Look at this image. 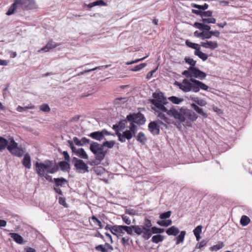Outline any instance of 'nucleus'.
Returning <instances> with one entry per match:
<instances>
[{
  "instance_id": "obj_1",
  "label": "nucleus",
  "mask_w": 252,
  "mask_h": 252,
  "mask_svg": "<svg viewBox=\"0 0 252 252\" xmlns=\"http://www.w3.org/2000/svg\"><path fill=\"white\" fill-rule=\"evenodd\" d=\"M167 104H162L160 103L155 106L160 111L166 112L170 117H173L177 121V123H172L173 125L176 126L179 129L181 127V124L186 123V126H190V123L195 121L198 118L196 114L190 109L185 107H180L177 106L178 109L175 107H172L169 110H168L164 106Z\"/></svg>"
},
{
  "instance_id": "obj_2",
  "label": "nucleus",
  "mask_w": 252,
  "mask_h": 252,
  "mask_svg": "<svg viewBox=\"0 0 252 252\" xmlns=\"http://www.w3.org/2000/svg\"><path fill=\"white\" fill-rule=\"evenodd\" d=\"M116 144L115 141H105L102 144L94 141H91L90 145V150L97 159H104L107 154L108 150H104V147L112 149Z\"/></svg>"
},
{
  "instance_id": "obj_3",
  "label": "nucleus",
  "mask_w": 252,
  "mask_h": 252,
  "mask_svg": "<svg viewBox=\"0 0 252 252\" xmlns=\"http://www.w3.org/2000/svg\"><path fill=\"white\" fill-rule=\"evenodd\" d=\"M7 148L8 151L13 156L22 157L23 150L22 148L18 147V144L13 138L10 139V143L4 137L0 136V152Z\"/></svg>"
},
{
  "instance_id": "obj_4",
  "label": "nucleus",
  "mask_w": 252,
  "mask_h": 252,
  "mask_svg": "<svg viewBox=\"0 0 252 252\" xmlns=\"http://www.w3.org/2000/svg\"><path fill=\"white\" fill-rule=\"evenodd\" d=\"M55 162L53 160L49 159L45 160L44 162H36L34 163L35 167V172L40 177H44L47 181L49 182H55V178H52L51 176L45 174V171H46L47 173H50L48 172L52 168Z\"/></svg>"
},
{
  "instance_id": "obj_5",
  "label": "nucleus",
  "mask_w": 252,
  "mask_h": 252,
  "mask_svg": "<svg viewBox=\"0 0 252 252\" xmlns=\"http://www.w3.org/2000/svg\"><path fill=\"white\" fill-rule=\"evenodd\" d=\"M146 122V119L142 113L139 114L137 119L134 121V122L131 123L128 129L124 131V143L126 142V140H130L132 137H136V134L138 130V126L144 125Z\"/></svg>"
},
{
  "instance_id": "obj_6",
  "label": "nucleus",
  "mask_w": 252,
  "mask_h": 252,
  "mask_svg": "<svg viewBox=\"0 0 252 252\" xmlns=\"http://www.w3.org/2000/svg\"><path fill=\"white\" fill-rule=\"evenodd\" d=\"M18 8L23 10H32L37 8V5L34 0H14L6 14L8 16L13 14Z\"/></svg>"
},
{
  "instance_id": "obj_7",
  "label": "nucleus",
  "mask_w": 252,
  "mask_h": 252,
  "mask_svg": "<svg viewBox=\"0 0 252 252\" xmlns=\"http://www.w3.org/2000/svg\"><path fill=\"white\" fill-rule=\"evenodd\" d=\"M153 227H141L138 225H132L128 226L127 234L133 235L134 233L139 236L142 235V237L145 240H148L154 234Z\"/></svg>"
},
{
  "instance_id": "obj_8",
  "label": "nucleus",
  "mask_w": 252,
  "mask_h": 252,
  "mask_svg": "<svg viewBox=\"0 0 252 252\" xmlns=\"http://www.w3.org/2000/svg\"><path fill=\"white\" fill-rule=\"evenodd\" d=\"M152 96L153 98H150L149 102L154 106L162 103V104H167L166 97L164 96V94L160 91L156 90L153 93Z\"/></svg>"
},
{
  "instance_id": "obj_9",
  "label": "nucleus",
  "mask_w": 252,
  "mask_h": 252,
  "mask_svg": "<svg viewBox=\"0 0 252 252\" xmlns=\"http://www.w3.org/2000/svg\"><path fill=\"white\" fill-rule=\"evenodd\" d=\"M68 183V181L63 177L55 178V182L53 185V190L59 195L63 196L60 188H63L64 185Z\"/></svg>"
},
{
  "instance_id": "obj_10",
  "label": "nucleus",
  "mask_w": 252,
  "mask_h": 252,
  "mask_svg": "<svg viewBox=\"0 0 252 252\" xmlns=\"http://www.w3.org/2000/svg\"><path fill=\"white\" fill-rule=\"evenodd\" d=\"M104 229L105 230H109L113 235L116 236L117 237L119 238V235L117 233L114 232L113 231H115V232L122 234H125V232H124V231H125L127 234L128 226L124 225H114L111 226L107 224L105 226Z\"/></svg>"
},
{
  "instance_id": "obj_11",
  "label": "nucleus",
  "mask_w": 252,
  "mask_h": 252,
  "mask_svg": "<svg viewBox=\"0 0 252 252\" xmlns=\"http://www.w3.org/2000/svg\"><path fill=\"white\" fill-rule=\"evenodd\" d=\"M72 162L77 170H82L84 172H89V167L87 166V164L85 163L82 159L73 157L72 158Z\"/></svg>"
},
{
  "instance_id": "obj_12",
  "label": "nucleus",
  "mask_w": 252,
  "mask_h": 252,
  "mask_svg": "<svg viewBox=\"0 0 252 252\" xmlns=\"http://www.w3.org/2000/svg\"><path fill=\"white\" fill-rule=\"evenodd\" d=\"M109 135L113 134L111 132L107 131L106 129H103L101 131H96L91 132L88 134V136L93 139L100 141L104 138V135Z\"/></svg>"
},
{
  "instance_id": "obj_13",
  "label": "nucleus",
  "mask_w": 252,
  "mask_h": 252,
  "mask_svg": "<svg viewBox=\"0 0 252 252\" xmlns=\"http://www.w3.org/2000/svg\"><path fill=\"white\" fill-rule=\"evenodd\" d=\"M53 161L55 162V163L53 164L52 168L50 169L49 171H48V172H50V174H54L56 173L59 170V168L63 172H65L66 161H61L58 163H56L55 160Z\"/></svg>"
},
{
  "instance_id": "obj_14",
  "label": "nucleus",
  "mask_w": 252,
  "mask_h": 252,
  "mask_svg": "<svg viewBox=\"0 0 252 252\" xmlns=\"http://www.w3.org/2000/svg\"><path fill=\"white\" fill-rule=\"evenodd\" d=\"M148 129L153 135H158L160 134V126L157 122L151 121L148 124Z\"/></svg>"
},
{
  "instance_id": "obj_15",
  "label": "nucleus",
  "mask_w": 252,
  "mask_h": 252,
  "mask_svg": "<svg viewBox=\"0 0 252 252\" xmlns=\"http://www.w3.org/2000/svg\"><path fill=\"white\" fill-rule=\"evenodd\" d=\"M182 83L183 84L182 88V91L183 92H189L190 91H192L194 93H196V86L192 84L188 80L184 79L182 81Z\"/></svg>"
},
{
  "instance_id": "obj_16",
  "label": "nucleus",
  "mask_w": 252,
  "mask_h": 252,
  "mask_svg": "<svg viewBox=\"0 0 252 252\" xmlns=\"http://www.w3.org/2000/svg\"><path fill=\"white\" fill-rule=\"evenodd\" d=\"M192 74V77L195 78H199L201 80L205 78L207 75L206 73L200 70L198 67H195L190 71Z\"/></svg>"
},
{
  "instance_id": "obj_17",
  "label": "nucleus",
  "mask_w": 252,
  "mask_h": 252,
  "mask_svg": "<svg viewBox=\"0 0 252 252\" xmlns=\"http://www.w3.org/2000/svg\"><path fill=\"white\" fill-rule=\"evenodd\" d=\"M59 44L54 41L52 39L50 40L47 44L43 46L41 49L38 50L39 52H46L49 51L51 49L55 48L58 46Z\"/></svg>"
},
{
  "instance_id": "obj_18",
  "label": "nucleus",
  "mask_w": 252,
  "mask_h": 252,
  "mask_svg": "<svg viewBox=\"0 0 252 252\" xmlns=\"http://www.w3.org/2000/svg\"><path fill=\"white\" fill-rule=\"evenodd\" d=\"M141 113L140 112L137 113H130L126 116V119H121L120 121L124 124L127 122H129L130 124L131 123L134 122V121L136 120V119H137L139 114Z\"/></svg>"
},
{
  "instance_id": "obj_19",
  "label": "nucleus",
  "mask_w": 252,
  "mask_h": 252,
  "mask_svg": "<svg viewBox=\"0 0 252 252\" xmlns=\"http://www.w3.org/2000/svg\"><path fill=\"white\" fill-rule=\"evenodd\" d=\"M192 26L195 27V28H197L202 31L204 32H211V26L204 24L202 23L201 22H195L193 25Z\"/></svg>"
},
{
  "instance_id": "obj_20",
  "label": "nucleus",
  "mask_w": 252,
  "mask_h": 252,
  "mask_svg": "<svg viewBox=\"0 0 252 252\" xmlns=\"http://www.w3.org/2000/svg\"><path fill=\"white\" fill-rule=\"evenodd\" d=\"M112 128L113 130L115 131V133H112L113 135H112V136H117L118 138V140L124 143V131H123V133H121L120 131H121L119 127L118 124H115L113 125Z\"/></svg>"
},
{
  "instance_id": "obj_21",
  "label": "nucleus",
  "mask_w": 252,
  "mask_h": 252,
  "mask_svg": "<svg viewBox=\"0 0 252 252\" xmlns=\"http://www.w3.org/2000/svg\"><path fill=\"white\" fill-rule=\"evenodd\" d=\"M191 107L195 110L198 114L201 115L203 118H206L208 115L206 113L204 112L203 109L194 103L190 104Z\"/></svg>"
},
{
  "instance_id": "obj_22",
  "label": "nucleus",
  "mask_w": 252,
  "mask_h": 252,
  "mask_svg": "<svg viewBox=\"0 0 252 252\" xmlns=\"http://www.w3.org/2000/svg\"><path fill=\"white\" fill-rule=\"evenodd\" d=\"M9 235L13 240L19 244H24L26 242L23 238L18 233H10Z\"/></svg>"
},
{
  "instance_id": "obj_23",
  "label": "nucleus",
  "mask_w": 252,
  "mask_h": 252,
  "mask_svg": "<svg viewBox=\"0 0 252 252\" xmlns=\"http://www.w3.org/2000/svg\"><path fill=\"white\" fill-rule=\"evenodd\" d=\"M107 5V3L105 2L103 0H96L94 2H91L89 4L84 3V6L87 7L89 8H91L95 6H106Z\"/></svg>"
},
{
  "instance_id": "obj_24",
  "label": "nucleus",
  "mask_w": 252,
  "mask_h": 252,
  "mask_svg": "<svg viewBox=\"0 0 252 252\" xmlns=\"http://www.w3.org/2000/svg\"><path fill=\"white\" fill-rule=\"evenodd\" d=\"M22 164L28 169L31 168V158L29 154L25 155L22 160Z\"/></svg>"
},
{
  "instance_id": "obj_25",
  "label": "nucleus",
  "mask_w": 252,
  "mask_h": 252,
  "mask_svg": "<svg viewBox=\"0 0 252 252\" xmlns=\"http://www.w3.org/2000/svg\"><path fill=\"white\" fill-rule=\"evenodd\" d=\"M77 156L81 158L88 159L89 156L83 148H79L74 153Z\"/></svg>"
},
{
  "instance_id": "obj_26",
  "label": "nucleus",
  "mask_w": 252,
  "mask_h": 252,
  "mask_svg": "<svg viewBox=\"0 0 252 252\" xmlns=\"http://www.w3.org/2000/svg\"><path fill=\"white\" fill-rule=\"evenodd\" d=\"M190 99L194 102L198 106H204L207 104V102L202 99H199L197 97L190 96Z\"/></svg>"
},
{
  "instance_id": "obj_27",
  "label": "nucleus",
  "mask_w": 252,
  "mask_h": 252,
  "mask_svg": "<svg viewBox=\"0 0 252 252\" xmlns=\"http://www.w3.org/2000/svg\"><path fill=\"white\" fill-rule=\"evenodd\" d=\"M135 137L137 141L142 145L145 144L147 140V138L145 134L142 131L139 132Z\"/></svg>"
},
{
  "instance_id": "obj_28",
  "label": "nucleus",
  "mask_w": 252,
  "mask_h": 252,
  "mask_svg": "<svg viewBox=\"0 0 252 252\" xmlns=\"http://www.w3.org/2000/svg\"><path fill=\"white\" fill-rule=\"evenodd\" d=\"M179 232V229L175 226H172L166 230V233L168 235L176 236Z\"/></svg>"
},
{
  "instance_id": "obj_29",
  "label": "nucleus",
  "mask_w": 252,
  "mask_h": 252,
  "mask_svg": "<svg viewBox=\"0 0 252 252\" xmlns=\"http://www.w3.org/2000/svg\"><path fill=\"white\" fill-rule=\"evenodd\" d=\"M110 246V245L106 242L104 245H98L95 247V249L97 251L101 252H110L108 251V248Z\"/></svg>"
},
{
  "instance_id": "obj_30",
  "label": "nucleus",
  "mask_w": 252,
  "mask_h": 252,
  "mask_svg": "<svg viewBox=\"0 0 252 252\" xmlns=\"http://www.w3.org/2000/svg\"><path fill=\"white\" fill-rule=\"evenodd\" d=\"M194 54L195 55L198 56L203 61H205L208 58V55L204 53H203L200 49H198L197 51H194Z\"/></svg>"
},
{
  "instance_id": "obj_31",
  "label": "nucleus",
  "mask_w": 252,
  "mask_h": 252,
  "mask_svg": "<svg viewBox=\"0 0 252 252\" xmlns=\"http://www.w3.org/2000/svg\"><path fill=\"white\" fill-rule=\"evenodd\" d=\"M128 101L127 97H117L114 100V104L115 105L119 106L124 104Z\"/></svg>"
},
{
  "instance_id": "obj_32",
  "label": "nucleus",
  "mask_w": 252,
  "mask_h": 252,
  "mask_svg": "<svg viewBox=\"0 0 252 252\" xmlns=\"http://www.w3.org/2000/svg\"><path fill=\"white\" fill-rule=\"evenodd\" d=\"M185 43L187 47L193 49H195V51H197L198 49H200V46L198 44L193 43L190 41L189 40H186Z\"/></svg>"
},
{
  "instance_id": "obj_33",
  "label": "nucleus",
  "mask_w": 252,
  "mask_h": 252,
  "mask_svg": "<svg viewBox=\"0 0 252 252\" xmlns=\"http://www.w3.org/2000/svg\"><path fill=\"white\" fill-rule=\"evenodd\" d=\"M164 239V236L163 235H162L161 234H157L155 235H154L151 241L153 243L158 244L159 242H161L163 241Z\"/></svg>"
},
{
  "instance_id": "obj_34",
  "label": "nucleus",
  "mask_w": 252,
  "mask_h": 252,
  "mask_svg": "<svg viewBox=\"0 0 252 252\" xmlns=\"http://www.w3.org/2000/svg\"><path fill=\"white\" fill-rule=\"evenodd\" d=\"M196 87V93L198 92L200 89H202L205 91H208V90L210 89V88L207 85L200 81H199ZM211 89L212 88H210V89Z\"/></svg>"
},
{
  "instance_id": "obj_35",
  "label": "nucleus",
  "mask_w": 252,
  "mask_h": 252,
  "mask_svg": "<svg viewBox=\"0 0 252 252\" xmlns=\"http://www.w3.org/2000/svg\"><path fill=\"white\" fill-rule=\"evenodd\" d=\"M186 234V232L185 231H181L180 234L175 238L176 239V245H178L184 242Z\"/></svg>"
},
{
  "instance_id": "obj_36",
  "label": "nucleus",
  "mask_w": 252,
  "mask_h": 252,
  "mask_svg": "<svg viewBox=\"0 0 252 252\" xmlns=\"http://www.w3.org/2000/svg\"><path fill=\"white\" fill-rule=\"evenodd\" d=\"M185 60L186 63L190 65V66L189 67V71H191L194 67H195V66L196 62L195 61H194L193 59L189 57H186Z\"/></svg>"
},
{
  "instance_id": "obj_37",
  "label": "nucleus",
  "mask_w": 252,
  "mask_h": 252,
  "mask_svg": "<svg viewBox=\"0 0 252 252\" xmlns=\"http://www.w3.org/2000/svg\"><path fill=\"white\" fill-rule=\"evenodd\" d=\"M191 6L192 7L197 8L200 11H204L206 9H208L209 5L207 3H204L203 5H199L196 3H192L191 4Z\"/></svg>"
},
{
  "instance_id": "obj_38",
  "label": "nucleus",
  "mask_w": 252,
  "mask_h": 252,
  "mask_svg": "<svg viewBox=\"0 0 252 252\" xmlns=\"http://www.w3.org/2000/svg\"><path fill=\"white\" fill-rule=\"evenodd\" d=\"M202 23L204 24H215L216 22V19L213 17H202L200 20Z\"/></svg>"
},
{
  "instance_id": "obj_39",
  "label": "nucleus",
  "mask_w": 252,
  "mask_h": 252,
  "mask_svg": "<svg viewBox=\"0 0 252 252\" xmlns=\"http://www.w3.org/2000/svg\"><path fill=\"white\" fill-rule=\"evenodd\" d=\"M157 223L162 227H168L171 225L172 223L171 220H158Z\"/></svg>"
},
{
  "instance_id": "obj_40",
  "label": "nucleus",
  "mask_w": 252,
  "mask_h": 252,
  "mask_svg": "<svg viewBox=\"0 0 252 252\" xmlns=\"http://www.w3.org/2000/svg\"><path fill=\"white\" fill-rule=\"evenodd\" d=\"M250 219L245 215L242 216L240 219V224L243 226L248 225L250 223Z\"/></svg>"
},
{
  "instance_id": "obj_41",
  "label": "nucleus",
  "mask_w": 252,
  "mask_h": 252,
  "mask_svg": "<svg viewBox=\"0 0 252 252\" xmlns=\"http://www.w3.org/2000/svg\"><path fill=\"white\" fill-rule=\"evenodd\" d=\"M103 67H104L105 68H106L107 67H108V65H106V66H98V67H94V68L86 69V70H84L83 71L79 72L77 74H76V75L74 76V77L76 76H80V75H83V74H84L85 73H86L87 72H91V71H94V70H96L97 69H101Z\"/></svg>"
},
{
  "instance_id": "obj_42",
  "label": "nucleus",
  "mask_w": 252,
  "mask_h": 252,
  "mask_svg": "<svg viewBox=\"0 0 252 252\" xmlns=\"http://www.w3.org/2000/svg\"><path fill=\"white\" fill-rule=\"evenodd\" d=\"M224 246V245L222 242L219 241L218 243L215 245L210 248L211 251H217L220 249L222 248Z\"/></svg>"
},
{
  "instance_id": "obj_43",
  "label": "nucleus",
  "mask_w": 252,
  "mask_h": 252,
  "mask_svg": "<svg viewBox=\"0 0 252 252\" xmlns=\"http://www.w3.org/2000/svg\"><path fill=\"white\" fill-rule=\"evenodd\" d=\"M168 99L173 103L175 104H179L183 101V98H181L175 96H170L168 98Z\"/></svg>"
},
{
  "instance_id": "obj_44",
  "label": "nucleus",
  "mask_w": 252,
  "mask_h": 252,
  "mask_svg": "<svg viewBox=\"0 0 252 252\" xmlns=\"http://www.w3.org/2000/svg\"><path fill=\"white\" fill-rule=\"evenodd\" d=\"M172 212L171 211H168L164 213H161L159 215V218L161 219V220H164L169 218L171 215Z\"/></svg>"
},
{
  "instance_id": "obj_45",
  "label": "nucleus",
  "mask_w": 252,
  "mask_h": 252,
  "mask_svg": "<svg viewBox=\"0 0 252 252\" xmlns=\"http://www.w3.org/2000/svg\"><path fill=\"white\" fill-rule=\"evenodd\" d=\"M157 116L160 119V120H163L166 124H170L171 123L170 119L167 117L164 114L161 112H158Z\"/></svg>"
},
{
  "instance_id": "obj_46",
  "label": "nucleus",
  "mask_w": 252,
  "mask_h": 252,
  "mask_svg": "<svg viewBox=\"0 0 252 252\" xmlns=\"http://www.w3.org/2000/svg\"><path fill=\"white\" fill-rule=\"evenodd\" d=\"M91 219V220L94 223V224L97 225L99 226V228L101 229L103 227L102 222L95 216H93Z\"/></svg>"
},
{
  "instance_id": "obj_47",
  "label": "nucleus",
  "mask_w": 252,
  "mask_h": 252,
  "mask_svg": "<svg viewBox=\"0 0 252 252\" xmlns=\"http://www.w3.org/2000/svg\"><path fill=\"white\" fill-rule=\"evenodd\" d=\"M95 159L91 161H89L87 162V164H89L91 166H96L100 163V162L103 159H97L96 158V156H94Z\"/></svg>"
},
{
  "instance_id": "obj_48",
  "label": "nucleus",
  "mask_w": 252,
  "mask_h": 252,
  "mask_svg": "<svg viewBox=\"0 0 252 252\" xmlns=\"http://www.w3.org/2000/svg\"><path fill=\"white\" fill-rule=\"evenodd\" d=\"M207 47V48L214 50L218 47V44L216 41H208Z\"/></svg>"
},
{
  "instance_id": "obj_49",
  "label": "nucleus",
  "mask_w": 252,
  "mask_h": 252,
  "mask_svg": "<svg viewBox=\"0 0 252 252\" xmlns=\"http://www.w3.org/2000/svg\"><path fill=\"white\" fill-rule=\"evenodd\" d=\"M140 226H141V227H148H148L152 228L153 227V226H152V223L151 220L147 218H146L144 219L143 225H140Z\"/></svg>"
},
{
  "instance_id": "obj_50",
  "label": "nucleus",
  "mask_w": 252,
  "mask_h": 252,
  "mask_svg": "<svg viewBox=\"0 0 252 252\" xmlns=\"http://www.w3.org/2000/svg\"><path fill=\"white\" fill-rule=\"evenodd\" d=\"M152 230H153L154 234H160L161 233L164 232L165 229L162 228H160L156 226H154L153 227Z\"/></svg>"
},
{
  "instance_id": "obj_51",
  "label": "nucleus",
  "mask_w": 252,
  "mask_h": 252,
  "mask_svg": "<svg viewBox=\"0 0 252 252\" xmlns=\"http://www.w3.org/2000/svg\"><path fill=\"white\" fill-rule=\"evenodd\" d=\"M146 65V64L145 63H141L138 65H136L130 70L132 71H137L143 68Z\"/></svg>"
},
{
  "instance_id": "obj_52",
  "label": "nucleus",
  "mask_w": 252,
  "mask_h": 252,
  "mask_svg": "<svg viewBox=\"0 0 252 252\" xmlns=\"http://www.w3.org/2000/svg\"><path fill=\"white\" fill-rule=\"evenodd\" d=\"M40 109L44 112H49L50 111V108L48 104L43 103L40 106Z\"/></svg>"
},
{
  "instance_id": "obj_53",
  "label": "nucleus",
  "mask_w": 252,
  "mask_h": 252,
  "mask_svg": "<svg viewBox=\"0 0 252 252\" xmlns=\"http://www.w3.org/2000/svg\"><path fill=\"white\" fill-rule=\"evenodd\" d=\"M208 241L205 240H203L200 242H198L195 246V249H201L202 248L206 246Z\"/></svg>"
},
{
  "instance_id": "obj_54",
  "label": "nucleus",
  "mask_w": 252,
  "mask_h": 252,
  "mask_svg": "<svg viewBox=\"0 0 252 252\" xmlns=\"http://www.w3.org/2000/svg\"><path fill=\"white\" fill-rule=\"evenodd\" d=\"M202 226L201 225H198L196 226L194 230H193V234L194 235H200V234L202 232Z\"/></svg>"
},
{
  "instance_id": "obj_55",
  "label": "nucleus",
  "mask_w": 252,
  "mask_h": 252,
  "mask_svg": "<svg viewBox=\"0 0 252 252\" xmlns=\"http://www.w3.org/2000/svg\"><path fill=\"white\" fill-rule=\"evenodd\" d=\"M123 221L127 225H130L131 223L129 217L126 215H123L121 216Z\"/></svg>"
},
{
  "instance_id": "obj_56",
  "label": "nucleus",
  "mask_w": 252,
  "mask_h": 252,
  "mask_svg": "<svg viewBox=\"0 0 252 252\" xmlns=\"http://www.w3.org/2000/svg\"><path fill=\"white\" fill-rule=\"evenodd\" d=\"M213 11L211 10L202 11V17H212Z\"/></svg>"
},
{
  "instance_id": "obj_57",
  "label": "nucleus",
  "mask_w": 252,
  "mask_h": 252,
  "mask_svg": "<svg viewBox=\"0 0 252 252\" xmlns=\"http://www.w3.org/2000/svg\"><path fill=\"white\" fill-rule=\"evenodd\" d=\"M62 196L59 197V203L60 205L63 206L64 207H67L68 205L66 203L65 198L62 197Z\"/></svg>"
},
{
  "instance_id": "obj_58",
  "label": "nucleus",
  "mask_w": 252,
  "mask_h": 252,
  "mask_svg": "<svg viewBox=\"0 0 252 252\" xmlns=\"http://www.w3.org/2000/svg\"><path fill=\"white\" fill-rule=\"evenodd\" d=\"M129 240V237H122L121 239V243L124 246H128L129 245L128 241Z\"/></svg>"
},
{
  "instance_id": "obj_59",
  "label": "nucleus",
  "mask_w": 252,
  "mask_h": 252,
  "mask_svg": "<svg viewBox=\"0 0 252 252\" xmlns=\"http://www.w3.org/2000/svg\"><path fill=\"white\" fill-rule=\"evenodd\" d=\"M67 143L69 144V147L71 149L72 152L73 153H75V152H76V151L77 150V149L74 145L73 142L71 140H68L67 141Z\"/></svg>"
},
{
  "instance_id": "obj_60",
  "label": "nucleus",
  "mask_w": 252,
  "mask_h": 252,
  "mask_svg": "<svg viewBox=\"0 0 252 252\" xmlns=\"http://www.w3.org/2000/svg\"><path fill=\"white\" fill-rule=\"evenodd\" d=\"M31 108L32 107H30V106L22 107L21 106H18L16 108V110L20 112H23L24 111H26L27 110H28L29 109H31Z\"/></svg>"
},
{
  "instance_id": "obj_61",
  "label": "nucleus",
  "mask_w": 252,
  "mask_h": 252,
  "mask_svg": "<svg viewBox=\"0 0 252 252\" xmlns=\"http://www.w3.org/2000/svg\"><path fill=\"white\" fill-rule=\"evenodd\" d=\"M125 213L131 216H134L137 214L136 211L132 209H126Z\"/></svg>"
},
{
  "instance_id": "obj_62",
  "label": "nucleus",
  "mask_w": 252,
  "mask_h": 252,
  "mask_svg": "<svg viewBox=\"0 0 252 252\" xmlns=\"http://www.w3.org/2000/svg\"><path fill=\"white\" fill-rule=\"evenodd\" d=\"M62 154L63 156L65 161H70V156L67 151H63Z\"/></svg>"
},
{
  "instance_id": "obj_63",
  "label": "nucleus",
  "mask_w": 252,
  "mask_h": 252,
  "mask_svg": "<svg viewBox=\"0 0 252 252\" xmlns=\"http://www.w3.org/2000/svg\"><path fill=\"white\" fill-rule=\"evenodd\" d=\"M104 170V168L100 167H96L94 168V171L97 175H101L103 172L102 171Z\"/></svg>"
},
{
  "instance_id": "obj_64",
  "label": "nucleus",
  "mask_w": 252,
  "mask_h": 252,
  "mask_svg": "<svg viewBox=\"0 0 252 252\" xmlns=\"http://www.w3.org/2000/svg\"><path fill=\"white\" fill-rule=\"evenodd\" d=\"M73 142L78 146H82L83 143H81V140H79L77 137H74L73 138Z\"/></svg>"
}]
</instances>
